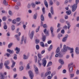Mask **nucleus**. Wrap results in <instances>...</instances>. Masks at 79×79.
<instances>
[{"instance_id":"obj_54","label":"nucleus","mask_w":79,"mask_h":79,"mask_svg":"<svg viewBox=\"0 0 79 79\" xmlns=\"http://www.w3.org/2000/svg\"><path fill=\"white\" fill-rule=\"evenodd\" d=\"M12 23L15 24L16 23V20L14 19L12 21Z\"/></svg>"},{"instance_id":"obj_41","label":"nucleus","mask_w":79,"mask_h":79,"mask_svg":"<svg viewBox=\"0 0 79 79\" xmlns=\"http://www.w3.org/2000/svg\"><path fill=\"white\" fill-rule=\"evenodd\" d=\"M39 42H40V40H39L37 39L35 40L36 44H39Z\"/></svg>"},{"instance_id":"obj_2","label":"nucleus","mask_w":79,"mask_h":79,"mask_svg":"<svg viewBox=\"0 0 79 79\" xmlns=\"http://www.w3.org/2000/svg\"><path fill=\"white\" fill-rule=\"evenodd\" d=\"M68 47H69L66 46V45H64L63 48L61 50L62 52H67V50H68Z\"/></svg>"},{"instance_id":"obj_26","label":"nucleus","mask_w":79,"mask_h":79,"mask_svg":"<svg viewBox=\"0 0 79 79\" xmlns=\"http://www.w3.org/2000/svg\"><path fill=\"white\" fill-rule=\"evenodd\" d=\"M69 68L70 73H72V72H73V67H69Z\"/></svg>"},{"instance_id":"obj_44","label":"nucleus","mask_w":79,"mask_h":79,"mask_svg":"<svg viewBox=\"0 0 79 79\" xmlns=\"http://www.w3.org/2000/svg\"><path fill=\"white\" fill-rule=\"evenodd\" d=\"M37 14L35 13L34 16V18L35 19H37Z\"/></svg>"},{"instance_id":"obj_40","label":"nucleus","mask_w":79,"mask_h":79,"mask_svg":"<svg viewBox=\"0 0 79 79\" xmlns=\"http://www.w3.org/2000/svg\"><path fill=\"white\" fill-rule=\"evenodd\" d=\"M73 63H71L69 64L68 67L71 68V67H73Z\"/></svg>"},{"instance_id":"obj_51","label":"nucleus","mask_w":79,"mask_h":79,"mask_svg":"<svg viewBox=\"0 0 79 79\" xmlns=\"http://www.w3.org/2000/svg\"><path fill=\"white\" fill-rule=\"evenodd\" d=\"M70 76L71 78H73L74 76V74H70Z\"/></svg>"},{"instance_id":"obj_52","label":"nucleus","mask_w":79,"mask_h":79,"mask_svg":"<svg viewBox=\"0 0 79 79\" xmlns=\"http://www.w3.org/2000/svg\"><path fill=\"white\" fill-rule=\"evenodd\" d=\"M13 45V43H10L8 45V48H10Z\"/></svg>"},{"instance_id":"obj_33","label":"nucleus","mask_w":79,"mask_h":79,"mask_svg":"<svg viewBox=\"0 0 79 79\" xmlns=\"http://www.w3.org/2000/svg\"><path fill=\"white\" fill-rule=\"evenodd\" d=\"M60 52V47H58L56 51V53H59Z\"/></svg>"},{"instance_id":"obj_24","label":"nucleus","mask_w":79,"mask_h":79,"mask_svg":"<svg viewBox=\"0 0 79 79\" xmlns=\"http://www.w3.org/2000/svg\"><path fill=\"white\" fill-rule=\"evenodd\" d=\"M41 60H42V59H39L38 61V63L39 64L40 67L41 66V63H40V62Z\"/></svg>"},{"instance_id":"obj_5","label":"nucleus","mask_w":79,"mask_h":79,"mask_svg":"<svg viewBox=\"0 0 79 79\" xmlns=\"http://www.w3.org/2000/svg\"><path fill=\"white\" fill-rule=\"evenodd\" d=\"M54 29V28H53L52 27H51L50 28V30L51 31V34H52V37H54L55 36V34L53 33V30Z\"/></svg>"},{"instance_id":"obj_37","label":"nucleus","mask_w":79,"mask_h":79,"mask_svg":"<svg viewBox=\"0 0 79 79\" xmlns=\"http://www.w3.org/2000/svg\"><path fill=\"white\" fill-rule=\"evenodd\" d=\"M59 58H62V57H63V54H62L61 53H59Z\"/></svg>"},{"instance_id":"obj_61","label":"nucleus","mask_w":79,"mask_h":79,"mask_svg":"<svg viewBox=\"0 0 79 79\" xmlns=\"http://www.w3.org/2000/svg\"><path fill=\"white\" fill-rule=\"evenodd\" d=\"M63 37V35L59 34L58 35V37Z\"/></svg>"},{"instance_id":"obj_27","label":"nucleus","mask_w":79,"mask_h":79,"mask_svg":"<svg viewBox=\"0 0 79 79\" xmlns=\"http://www.w3.org/2000/svg\"><path fill=\"white\" fill-rule=\"evenodd\" d=\"M40 19L42 21H44V17L43 16V15H41L40 17Z\"/></svg>"},{"instance_id":"obj_18","label":"nucleus","mask_w":79,"mask_h":79,"mask_svg":"<svg viewBox=\"0 0 79 79\" xmlns=\"http://www.w3.org/2000/svg\"><path fill=\"white\" fill-rule=\"evenodd\" d=\"M44 3L46 7H47V8H48V3H47V1H46V0H44Z\"/></svg>"},{"instance_id":"obj_45","label":"nucleus","mask_w":79,"mask_h":79,"mask_svg":"<svg viewBox=\"0 0 79 79\" xmlns=\"http://www.w3.org/2000/svg\"><path fill=\"white\" fill-rule=\"evenodd\" d=\"M41 2H40V1H39V2H37V1H35V4H36V5H40V4Z\"/></svg>"},{"instance_id":"obj_3","label":"nucleus","mask_w":79,"mask_h":79,"mask_svg":"<svg viewBox=\"0 0 79 79\" xmlns=\"http://www.w3.org/2000/svg\"><path fill=\"white\" fill-rule=\"evenodd\" d=\"M77 4H74L72 6V10L73 12L76 11V10L77 9Z\"/></svg>"},{"instance_id":"obj_25","label":"nucleus","mask_w":79,"mask_h":79,"mask_svg":"<svg viewBox=\"0 0 79 79\" xmlns=\"http://www.w3.org/2000/svg\"><path fill=\"white\" fill-rule=\"evenodd\" d=\"M59 63H60L61 64H64V61H63V60L62 59H60L59 60Z\"/></svg>"},{"instance_id":"obj_29","label":"nucleus","mask_w":79,"mask_h":79,"mask_svg":"<svg viewBox=\"0 0 79 79\" xmlns=\"http://www.w3.org/2000/svg\"><path fill=\"white\" fill-rule=\"evenodd\" d=\"M53 48V45H50V47H49V48L48 49V51H50Z\"/></svg>"},{"instance_id":"obj_9","label":"nucleus","mask_w":79,"mask_h":79,"mask_svg":"<svg viewBox=\"0 0 79 79\" xmlns=\"http://www.w3.org/2000/svg\"><path fill=\"white\" fill-rule=\"evenodd\" d=\"M34 66L35 68V72L37 75L39 74V69H38V68H37V67H36L35 65H34Z\"/></svg>"},{"instance_id":"obj_35","label":"nucleus","mask_w":79,"mask_h":79,"mask_svg":"<svg viewBox=\"0 0 79 79\" xmlns=\"http://www.w3.org/2000/svg\"><path fill=\"white\" fill-rule=\"evenodd\" d=\"M3 3L4 5H8V3L5 0H4Z\"/></svg>"},{"instance_id":"obj_19","label":"nucleus","mask_w":79,"mask_h":79,"mask_svg":"<svg viewBox=\"0 0 79 79\" xmlns=\"http://www.w3.org/2000/svg\"><path fill=\"white\" fill-rule=\"evenodd\" d=\"M12 64L11 65V67L14 68V67L15 65V64H16V62H14V60H12Z\"/></svg>"},{"instance_id":"obj_10","label":"nucleus","mask_w":79,"mask_h":79,"mask_svg":"<svg viewBox=\"0 0 79 79\" xmlns=\"http://www.w3.org/2000/svg\"><path fill=\"white\" fill-rule=\"evenodd\" d=\"M34 31H32L30 35V37L31 39H32V38H33V37H34Z\"/></svg>"},{"instance_id":"obj_20","label":"nucleus","mask_w":79,"mask_h":79,"mask_svg":"<svg viewBox=\"0 0 79 79\" xmlns=\"http://www.w3.org/2000/svg\"><path fill=\"white\" fill-rule=\"evenodd\" d=\"M7 26H6V23L5 22L4 23V26H3V28L4 29H5V30L6 29H7Z\"/></svg>"},{"instance_id":"obj_36","label":"nucleus","mask_w":79,"mask_h":79,"mask_svg":"<svg viewBox=\"0 0 79 79\" xmlns=\"http://www.w3.org/2000/svg\"><path fill=\"white\" fill-rule=\"evenodd\" d=\"M51 75V77L50 76H48V79H52V77H53V73H52Z\"/></svg>"},{"instance_id":"obj_31","label":"nucleus","mask_w":79,"mask_h":79,"mask_svg":"<svg viewBox=\"0 0 79 79\" xmlns=\"http://www.w3.org/2000/svg\"><path fill=\"white\" fill-rule=\"evenodd\" d=\"M52 65V62L51 61H50L48 62V64L47 66V67H48V66H50Z\"/></svg>"},{"instance_id":"obj_1","label":"nucleus","mask_w":79,"mask_h":79,"mask_svg":"<svg viewBox=\"0 0 79 79\" xmlns=\"http://www.w3.org/2000/svg\"><path fill=\"white\" fill-rule=\"evenodd\" d=\"M67 48H68L69 50H70V53H71V56L73 58H74V51H73V50H74V49L73 48H71L69 47H68Z\"/></svg>"},{"instance_id":"obj_15","label":"nucleus","mask_w":79,"mask_h":79,"mask_svg":"<svg viewBox=\"0 0 79 79\" xmlns=\"http://www.w3.org/2000/svg\"><path fill=\"white\" fill-rule=\"evenodd\" d=\"M7 52H9L10 54H11L14 53L13 50H11L9 49H8L7 50Z\"/></svg>"},{"instance_id":"obj_62","label":"nucleus","mask_w":79,"mask_h":79,"mask_svg":"<svg viewBox=\"0 0 79 79\" xmlns=\"http://www.w3.org/2000/svg\"><path fill=\"white\" fill-rule=\"evenodd\" d=\"M36 48L37 50H39V46L38 45H37L36 46Z\"/></svg>"},{"instance_id":"obj_56","label":"nucleus","mask_w":79,"mask_h":79,"mask_svg":"<svg viewBox=\"0 0 79 79\" xmlns=\"http://www.w3.org/2000/svg\"><path fill=\"white\" fill-rule=\"evenodd\" d=\"M64 18L65 19H68V16L67 15H66L64 16Z\"/></svg>"},{"instance_id":"obj_7","label":"nucleus","mask_w":79,"mask_h":79,"mask_svg":"<svg viewBox=\"0 0 79 79\" xmlns=\"http://www.w3.org/2000/svg\"><path fill=\"white\" fill-rule=\"evenodd\" d=\"M42 65L45 67L46 66L47 64V60H45V58H44L42 60Z\"/></svg>"},{"instance_id":"obj_57","label":"nucleus","mask_w":79,"mask_h":79,"mask_svg":"<svg viewBox=\"0 0 79 79\" xmlns=\"http://www.w3.org/2000/svg\"><path fill=\"white\" fill-rule=\"evenodd\" d=\"M19 69L20 71H22V70H23V67L22 66L20 67Z\"/></svg>"},{"instance_id":"obj_49","label":"nucleus","mask_w":79,"mask_h":79,"mask_svg":"<svg viewBox=\"0 0 79 79\" xmlns=\"http://www.w3.org/2000/svg\"><path fill=\"white\" fill-rule=\"evenodd\" d=\"M38 56L39 59H41V57H42V55L40 54H38Z\"/></svg>"},{"instance_id":"obj_58","label":"nucleus","mask_w":79,"mask_h":79,"mask_svg":"<svg viewBox=\"0 0 79 79\" xmlns=\"http://www.w3.org/2000/svg\"><path fill=\"white\" fill-rule=\"evenodd\" d=\"M68 28V27L66 25H65L63 27L64 29H66Z\"/></svg>"},{"instance_id":"obj_34","label":"nucleus","mask_w":79,"mask_h":79,"mask_svg":"<svg viewBox=\"0 0 79 79\" xmlns=\"http://www.w3.org/2000/svg\"><path fill=\"white\" fill-rule=\"evenodd\" d=\"M42 39L43 42H45V40H46V36H43Z\"/></svg>"},{"instance_id":"obj_11","label":"nucleus","mask_w":79,"mask_h":79,"mask_svg":"<svg viewBox=\"0 0 79 79\" xmlns=\"http://www.w3.org/2000/svg\"><path fill=\"white\" fill-rule=\"evenodd\" d=\"M5 78V75L2 73H0V79H4Z\"/></svg>"},{"instance_id":"obj_59","label":"nucleus","mask_w":79,"mask_h":79,"mask_svg":"<svg viewBox=\"0 0 79 79\" xmlns=\"http://www.w3.org/2000/svg\"><path fill=\"white\" fill-rule=\"evenodd\" d=\"M43 27H44V28L47 27V24H43Z\"/></svg>"},{"instance_id":"obj_39","label":"nucleus","mask_w":79,"mask_h":79,"mask_svg":"<svg viewBox=\"0 0 79 79\" xmlns=\"http://www.w3.org/2000/svg\"><path fill=\"white\" fill-rule=\"evenodd\" d=\"M60 21L62 23H64V21H65V20H64V19H60Z\"/></svg>"},{"instance_id":"obj_8","label":"nucleus","mask_w":79,"mask_h":79,"mask_svg":"<svg viewBox=\"0 0 79 79\" xmlns=\"http://www.w3.org/2000/svg\"><path fill=\"white\" fill-rule=\"evenodd\" d=\"M18 35H15V38H16V39L18 41H19V40H20V39H19V36H20V35H21V33L20 32H19L18 33Z\"/></svg>"},{"instance_id":"obj_50","label":"nucleus","mask_w":79,"mask_h":79,"mask_svg":"<svg viewBox=\"0 0 79 79\" xmlns=\"http://www.w3.org/2000/svg\"><path fill=\"white\" fill-rule=\"evenodd\" d=\"M48 16L49 18H50L51 19H52V16L51 15V13H49L48 14Z\"/></svg>"},{"instance_id":"obj_60","label":"nucleus","mask_w":79,"mask_h":79,"mask_svg":"<svg viewBox=\"0 0 79 79\" xmlns=\"http://www.w3.org/2000/svg\"><path fill=\"white\" fill-rule=\"evenodd\" d=\"M6 68V69H10V67H9V66H8V65H5Z\"/></svg>"},{"instance_id":"obj_64","label":"nucleus","mask_w":79,"mask_h":79,"mask_svg":"<svg viewBox=\"0 0 79 79\" xmlns=\"http://www.w3.org/2000/svg\"><path fill=\"white\" fill-rule=\"evenodd\" d=\"M15 10H18L19 9V7H18V6H16L15 7Z\"/></svg>"},{"instance_id":"obj_47","label":"nucleus","mask_w":79,"mask_h":79,"mask_svg":"<svg viewBox=\"0 0 79 79\" xmlns=\"http://www.w3.org/2000/svg\"><path fill=\"white\" fill-rule=\"evenodd\" d=\"M23 57V59L24 60H27V59L28 58V57L27 56H26L25 55H24Z\"/></svg>"},{"instance_id":"obj_4","label":"nucleus","mask_w":79,"mask_h":79,"mask_svg":"<svg viewBox=\"0 0 79 79\" xmlns=\"http://www.w3.org/2000/svg\"><path fill=\"white\" fill-rule=\"evenodd\" d=\"M28 73L30 76V77L31 79H33L34 77V74L32 73V72L31 71H29L28 72Z\"/></svg>"},{"instance_id":"obj_6","label":"nucleus","mask_w":79,"mask_h":79,"mask_svg":"<svg viewBox=\"0 0 79 79\" xmlns=\"http://www.w3.org/2000/svg\"><path fill=\"white\" fill-rule=\"evenodd\" d=\"M69 35H66L65 36V37H64L62 40V42H66V40H67V39Z\"/></svg>"},{"instance_id":"obj_55","label":"nucleus","mask_w":79,"mask_h":79,"mask_svg":"<svg viewBox=\"0 0 79 79\" xmlns=\"http://www.w3.org/2000/svg\"><path fill=\"white\" fill-rule=\"evenodd\" d=\"M42 11L43 12V13L44 14H45V8L43 7L42 9Z\"/></svg>"},{"instance_id":"obj_46","label":"nucleus","mask_w":79,"mask_h":79,"mask_svg":"<svg viewBox=\"0 0 79 79\" xmlns=\"http://www.w3.org/2000/svg\"><path fill=\"white\" fill-rule=\"evenodd\" d=\"M6 17H3L2 18V20L3 21H6Z\"/></svg>"},{"instance_id":"obj_21","label":"nucleus","mask_w":79,"mask_h":79,"mask_svg":"<svg viewBox=\"0 0 79 79\" xmlns=\"http://www.w3.org/2000/svg\"><path fill=\"white\" fill-rule=\"evenodd\" d=\"M66 13L68 15H70L71 13V11L70 10H69L66 11Z\"/></svg>"},{"instance_id":"obj_63","label":"nucleus","mask_w":79,"mask_h":79,"mask_svg":"<svg viewBox=\"0 0 79 79\" xmlns=\"http://www.w3.org/2000/svg\"><path fill=\"white\" fill-rule=\"evenodd\" d=\"M6 56H7V57H9V56H10V54L8 53H6Z\"/></svg>"},{"instance_id":"obj_22","label":"nucleus","mask_w":79,"mask_h":79,"mask_svg":"<svg viewBox=\"0 0 79 79\" xmlns=\"http://www.w3.org/2000/svg\"><path fill=\"white\" fill-rule=\"evenodd\" d=\"M50 74H51V72L50 71L46 72L45 74V77H47V76L48 75H50Z\"/></svg>"},{"instance_id":"obj_53","label":"nucleus","mask_w":79,"mask_h":79,"mask_svg":"<svg viewBox=\"0 0 79 79\" xmlns=\"http://www.w3.org/2000/svg\"><path fill=\"white\" fill-rule=\"evenodd\" d=\"M49 3L51 5H53V1H52V0H50Z\"/></svg>"},{"instance_id":"obj_30","label":"nucleus","mask_w":79,"mask_h":79,"mask_svg":"<svg viewBox=\"0 0 79 79\" xmlns=\"http://www.w3.org/2000/svg\"><path fill=\"white\" fill-rule=\"evenodd\" d=\"M16 21V22H19L21 21V18L19 17H18L15 19Z\"/></svg>"},{"instance_id":"obj_28","label":"nucleus","mask_w":79,"mask_h":79,"mask_svg":"<svg viewBox=\"0 0 79 79\" xmlns=\"http://www.w3.org/2000/svg\"><path fill=\"white\" fill-rule=\"evenodd\" d=\"M31 5L32 7H33V8H35V6L36 5L34 3H32Z\"/></svg>"},{"instance_id":"obj_17","label":"nucleus","mask_w":79,"mask_h":79,"mask_svg":"<svg viewBox=\"0 0 79 79\" xmlns=\"http://www.w3.org/2000/svg\"><path fill=\"white\" fill-rule=\"evenodd\" d=\"M9 64H10V61L9 60L6 61H5L4 63V66L8 65Z\"/></svg>"},{"instance_id":"obj_14","label":"nucleus","mask_w":79,"mask_h":79,"mask_svg":"<svg viewBox=\"0 0 79 79\" xmlns=\"http://www.w3.org/2000/svg\"><path fill=\"white\" fill-rule=\"evenodd\" d=\"M15 50L17 51L16 52V54H19V53L20 52V48L18 47H16L15 49Z\"/></svg>"},{"instance_id":"obj_13","label":"nucleus","mask_w":79,"mask_h":79,"mask_svg":"<svg viewBox=\"0 0 79 79\" xmlns=\"http://www.w3.org/2000/svg\"><path fill=\"white\" fill-rule=\"evenodd\" d=\"M75 52L77 55L79 54V48L77 47L75 48Z\"/></svg>"},{"instance_id":"obj_23","label":"nucleus","mask_w":79,"mask_h":79,"mask_svg":"<svg viewBox=\"0 0 79 79\" xmlns=\"http://www.w3.org/2000/svg\"><path fill=\"white\" fill-rule=\"evenodd\" d=\"M50 11L52 15H53L54 14V12H53V7H51Z\"/></svg>"},{"instance_id":"obj_16","label":"nucleus","mask_w":79,"mask_h":79,"mask_svg":"<svg viewBox=\"0 0 79 79\" xmlns=\"http://www.w3.org/2000/svg\"><path fill=\"white\" fill-rule=\"evenodd\" d=\"M44 31L45 34H46V35H48V31H47V29H45L44 30Z\"/></svg>"},{"instance_id":"obj_43","label":"nucleus","mask_w":79,"mask_h":79,"mask_svg":"<svg viewBox=\"0 0 79 79\" xmlns=\"http://www.w3.org/2000/svg\"><path fill=\"white\" fill-rule=\"evenodd\" d=\"M11 29L12 31H14V30L15 29V27L14 25H12L11 26Z\"/></svg>"},{"instance_id":"obj_32","label":"nucleus","mask_w":79,"mask_h":79,"mask_svg":"<svg viewBox=\"0 0 79 79\" xmlns=\"http://www.w3.org/2000/svg\"><path fill=\"white\" fill-rule=\"evenodd\" d=\"M3 63L1 62L0 63V69H2L3 68Z\"/></svg>"},{"instance_id":"obj_38","label":"nucleus","mask_w":79,"mask_h":79,"mask_svg":"<svg viewBox=\"0 0 79 79\" xmlns=\"http://www.w3.org/2000/svg\"><path fill=\"white\" fill-rule=\"evenodd\" d=\"M40 45H41V47H45L44 44L43 42H40Z\"/></svg>"},{"instance_id":"obj_12","label":"nucleus","mask_w":79,"mask_h":79,"mask_svg":"<svg viewBox=\"0 0 79 79\" xmlns=\"http://www.w3.org/2000/svg\"><path fill=\"white\" fill-rule=\"evenodd\" d=\"M65 23L66 24H67L68 29H69V28H70L71 27V25H70V22H69V21H65Z\"/></svg>"},{"instance_id":"obj_42","label":"nucleus","mask_w":79,"mask_h":79,"mask_svg":"<svg viewBox=\"0 0 79 79\" xmlns=\"http://www.w3.org/2000/svg\"><path fill=\"white\" fill-rule=\"evenodd\" d=\"M24 41V36H23L22 37V39L21 40V42H20V44H23V42Z\"/></svg>"},{"instance_id":"obj_48","label":"nucleus","mask_w":79,"mask_h":79,"mask_svg":"<svg viewBox=\"0 0 79 79\" xmlns=\"http://www.w3.org/2000/svg\"><path fill=\"white\" fill-rule=\"evenodd\" d=\"M40 29V26H39L38 27V28H37L35 30L36 32H39V31Z\"/></svg>"}]
</instances>
